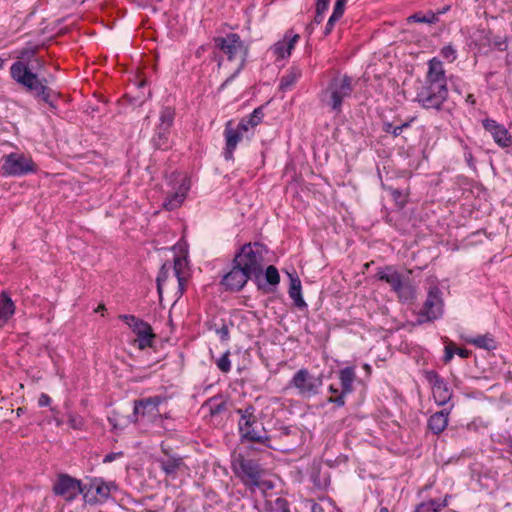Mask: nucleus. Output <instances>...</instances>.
Listing matches in <instances>:
<instances>
[{
  "instance_id": "nucleus-1",
  "label": "nucleus",
  "mask_w": 512,
  "mask_h": 512,
  "mask_svg": "<svg viewBox=\"0 0 512 512\" xmlns=\"http://www.w3.org/2000/svg\"><path fill=\"white\" fill-rule=\"evenodd\" d=\"M266 253L265 245L259 242L244 244L234 256L231 270L224 274L220 281L224 290L239 292L245 287L249 279H254L258 288L261 289L262 285L259 280L263 275Z\"/></svg>"
},
{
  "instance_id": "nucleus-2",
  "label": "nucleus",
  "mask_w": 512,
  "mask_h": 512,
  "mask_svg": "<svg viewBox=\"0 0 512 512\" xmlns=\"http://www.w3.org/2000/svg\"><path fill=\"white\" fill-rule=\"evenodd\" d=\"M37 49V47L22 49L19 52L18 60L10 67V76L38 101L46 103L55 110L59 93L48 86L49 80L46 77H39L36 72L32 71L33 67H29V63L35 58Z\"/></svg>"
},
{
  "instance_id": "nucleus-3",
  "label": "nucleus",
  "mask_w": 512,
  "mask_h": 512,
  "mask_svg": "<svg viewBox=\"0 0 512 512\" xmlns=\"http://www.w3.org/2000/svg\"><path fill=\"white\" fill-rule=\"evenodd\" d=\"M236 412L240 415L238 430L241 442H254L271 448L272 446L269 444L271 438L267 434L263 423L257 419L255 408L249 405L245 409H237Z\"/></svg>"
},
{
  "instance_id": "nucleus-4",
  "label": "nucleus",
  "mask_w": 512,
  "mask_h": 512,
  "mask_svg": "<svg viewBox=\"0 0 512 512\" xmlns=\"http://www.w3.org/2000/svg\"><path fill=\"white\" fill-rule=\"evenodd\" d=\"M353 92V79L347 74H336L332 77L327 87L321 92V102L333 112L342 111L343 101Z\"/></svg>"
},
{
  "instance_id": "nucleus-5",
  "label": "nucleus",
  "mask_w": 512,
  "mask_h": 512,
  "mask_svg": "<svg viewBox=\"0 0 512 512\" xmlns=\"http://www.w3.org/2000/svg\"><path fill=\"white\" fill-rule=\"evenodd\" d=\"M213 43L215 50L225 55L229 61L235 60L238 56L241 58V65L232 76L225 80L221 86L224 87L242 69L248 49L237 33H228L225 36L214 37Z\"/></svg>"
},
{
  "instance_id": "nucleus-6",
  "label": "nucleus",
  "mask_w": 512,
  "mask_h": 512,
  "mask_svg": "<svg viewBox=\"0 0 512 512\" xmlns=\"http://www.w3.org/2000/svg\"><path fill=\"white\" fill-rule=\"evenodd\" d=\"M448 95V86L424 82L423 85L417 89L414 101L423 109H434L436 111H440L442 110L444 103L447 101Z\"/></svg>"
},
{
  "instance_id": "nucleus-7",
  "label": "nucleus",
  "mask_w": 512,
  "mask_h": 512,
  "mask_svg": "<svg viewBox=\"0 0 512 512\" xmlns=\"http://www.w3.org/2000/svg\"><path fill=\"white\" fill-rule=\"evenodd\" d=\"M376 276L380 281L389 284L391 290L397 293L401 301H408L414 298V289L409 278L403 276L391 266L379 270Z\"/></svg>"
},
{
  "instance_id": "nucleus-8",
  "label": "nucleus",
  "mask_w": 512,
  "mask_h": 512,
  "mask_svg": "<svg viewBox=\"0 0 512 512\" xmlns=\"http://www.w3.org/2000/svg\"><path fill=\"white\" fill-rule=\"evenodd\" d=\"M322 385L323 376H314L306 368L298 370L289 382V387L296 389L297 394L302 398L316 396Z\"/></svg>"
},
{
  "instance_id": "nucleus-9",
  "label": "nucleus",
  "mask_w": 512,
  "mask_h": 512,
  "mask_svg": "<svg viewBox=\"0 0 512 512\" xmlns=\"http://www.w3.org/2000/svg\"><path fill=\"white\" fill-rule=\"evenodd\" d=\"M232 468L246 486L259 487L263 470L258 461L238 455L232 462Z\"/></svg>"
},
{
  "instance_id": "nucleus-10",
  "label": "nucleus",
  "mask_w": 512,
  "mask_h": 512,
  "mask_svg": "<svg viewBox=\"0 0 512 512\" xmlns=\"http://www.w3.org/2000/svg\"><path fill=\"white\" fill-rule=\"evenodd\" d=\"M444 301L442 291L436 285L430 286L426 300L419 312L418 322H430L439 319L443 315Z\"/></svg>"
},
{
  "instance_id": "nucleus-11",
  "label": "nucleus",
  "mask_w": 512,
  "mask_h": 512,
  "mask_svg": "<svg viewBox=\"0 0 512 512\" xmlns=\"http://www.w3.org/2000/svg\"><path fill=\"white\" fill-rule=\"evenodd\" d=\"M119 318L136 334L137 338L135 341L137 342L139 349L144 350L152 346L156 335L153 333V329L149 323L135 317L134 315H120Z\"/></svg>"
},
{
  "instance_id": "nucleus-12",
  "label": "nucleus",
  "mask_w": 512,
  "mask_h": 512,
  "mask_svg": "<svg viewBox=\"0 0 512 512\" xmlns=\"http://www.w3.org/2000/svg\"><path fill=\"white\" fill-rule=\"evenodd\" d=\"M112 483H106L101 478H91L82 484V495L85 503L94 505L103 503L110 497Z\"/></svg>"
},
{
  "instance_id": "nucleus-13",
  "label": "nucleus",
  "mask_w": 512,
  "mask_h": 512,
  "mask_svg": "<svg viewBox=\"0 0 512 512\" xmlns=\"http://www.w3.org/2000/svg\"><path fill=\"white\" fill-rule=\"evenodd\" d=\"M2 170L4 174L9 176H22L34 172L36 169L34 162L30 158L22 154L11 153L4 156Z\"/></svg>"
},
{
  "instance_id": "nucleus-14",
  "label": "nucleus",
  "mask_w": 512,
  "mask_h": 512,
  "mask_svg": "<svg viewBox=\"0 0 512 512\" xmlns=\"http://www.w3.org/2000/svg\"><path fill=\"white\" fill-rule=\"evenodd\" d=\"M82 482L68 474H60L53 485L55 495L62 496L66 501H73L82 494Z\"/></svg>"
},
{
  "instance_id": "nucleus-15",
  "label": "nucleus",
  "mask_w": 512,
  "mask_h": 512,
  "mask_svg": "<svg viewBox=\"0 0 512 512\" xmlns=\"http://www.w3.org/2000/svg\"><path fill=\"white\" fill-rule=\"evenodd\" d=\"M425 379L432 386L435 402L440 406L445 405L452 397L447 382L434 370L425 371Z\"/></svg>"
},
{
  "instance_id": "nucleus-16",
  "label": "nucleus",
  "mask_w": 512,
  "mask_h": 512,
  "mask_svg": "<svg viewBox=\"0 0 512 512\" xmlns=\"http://www.w3.org/2000/svg\"><path fill=\"white\" fill-rule=\"evenodd\" d=\"M356 379L355 369L353 367H345L339 372V380L341 385V393L336 397H329L328 402L334 403L338 407L345 405L346 395L352 393L353 382Z\"/></svg>"
},
{
  "instance_id": "nucleus-17",
  "label": "nucleus",
  "mask_w": 512,
  "mask_h": 512,
  "mask_svg": "<svg viewBox=\"0 0 512 512\" xmlns=\"http://www.w3.org/2000/svg\"><path fill=\"white\" fill-rule=\"evenodd\" d=\"M167 397L156 395L152 397L142 398L134 401V415H150L152 417L159 414V405L166 402Z\"/></svg>"
},
{
  "instance_id": "nucleus-18",
  "label": "nucleus",
  "mask_w": 512,
  "mask_h": 512,
  "mask_svg": "<svg viewBox=\"0 0 512 512\" xmlns=\"http://www.w3.org/2000/svg\"><path fill=\"white\" fill-rule=\"evenodd\" d=\"M482 125L500 147L508 148L512 145V136L503 125L493 119H484Z\"/></svg>"
},
{
  "instance_id": "nucleus-19",
  "label": "nucleus",
  "mask_w": 512,
  "mask_h": 512,
  "mask_svg": "<svg viewBox=\"0 0 512 512\" xmlns=\"http://www.w3.org/2000/svg\"><path fill=\"white\" fill-rule=\"evenodd\" d=\"M424 82L447 86V78L443 63L436 57L432 58L428 62V71Z\"/></svg>"
},
{
  "instance_id": "nucleus-20",
  "label": "nucleus",
  "mask_w": 512,
  "mask_h": 512,
  "mask_svg": "<svg viewBox=\"0 0 512 512\" xmlns=\"http://www.w3.org/2000/svg\"><path fill=\"white\" fill-rule=\"evenodd\" d=\"M224 136L226 140L225 149L223 152V156L225 160L230 161L233 160V152L243 137V134L240 133V130H235L232 127V122L228 121L225 125Z\"/></svg>"
},
{
  "instance_id": "nucleus-21",
  "label": "nucleus",
  "mask_w": 512,
  "mask_h": 512,
  "mask_svg": "<svg viewBox=\"0 0 512 512\" xmlns=\"http://www.w3.org/2000/svg\"><path fill=\"white\" fill-rule=\"evenodd\" d=\"M189 189L190 182L189 180L184 179L180 184L178 190L172 193L169 197H167V199L163 203V207L168 211H172L178 208L183 203Z\"/></svg>"
},
{
  "instance_id": "nucleus-22",
  "label": "nucleus",
  "mask_w": 512,
  "mask_h": 512,
  "mask_svg": "<svg viewBox=\"0 0 512 512\" xmlns=\"http://www.w3.org/2000/svg\"><path fill=\"white\" fill-rule=\"evenodd\" d=\"M166 458L159 459L160 467L167 476L176 477L178 471L184 466L183 458L180 456H171L163 449Z\"/></svg>"
},
{
  "instance_id": "nucleus-23",
  "label": "nucleus",
  "mask_w": 512,
  "mask_h": 512,
  "mask_svg": "<svg viewBox=\"0 0 512 512\" xmlns=\"http://www.w3.org/2000/svg\"><path fill=\"white\" fill-rule=\"evenodd\" d=\"M15 309V304L10 295L6 291H3L0 294V329L14 315Z\"/></svg>"
},
{
  "instance_id": "nucleus-24",
  "label": "nucleus",
  "mask_w": 512,
  "mask_h": 512,
  "mask_svg": "<svg viewBox=\"0 0 512 512\" xmlns=\"http://www.w3.org/2000/svg\"><path fill=\"white\" fill-rule=\"evenodd\" d=\"M299 38L300 36L298 34H294L291 37H289V35L286 34L285 39L283 41H278L277 43L274 44V46L272 47L273 53L281 59L285 58L286 56H289Z\"/></svg>"
},
{
  "instance_id": "nucleus-25",
  "label": "nucleus",
  "mask_w": 512,
  "mask_h": 512,
  "mask_svg": "<svg viewBox=\"0 0 512 512\" xmlns=\"http://www.w3.org/2000/svg\"><path fill=\"white\" fill-rule=\"evenodd\" d=\"M290 278L289 296L293 300L294 305L300 309L307 307L306 302L302 297L301 281L296 274H288Z\"/></svg>"
},
{
  "instance_id": "nucleus-26",
  "label": "nucleus",
  "mask_w": 512,
  "mask_h": 512,
  "mask_svg": "<svg viewBox=\"0 0 512 512\" xmlns=\"http://www.w3.org/2000/svg\"><path fill=\"white\" fill-rule=\"evenodd\" d=\"M448 412L445 410L432 414L428 419V428L434 434H440L448 425Z\"/></svg>"
},
{
  "instance_id": "nucleus-27",
  "label": "nucleus",
  "mask_w": 512,
  "mask_h": 512,
  "mask_svg": "<svg viewBox=\"0 0 512 512\" xmlns=\"http://www.w3.org/2000/svg\"><path fill=\"white\" fill-rule=\"evenodd\" d=\"M302 71L298 67H291L285 75L282 76L280 80L279 88L282 91L289 90L301 77Z\"/></svg>"
},
{
  "instance_id": "nucleus-28",
  "label": "nucleus",
  "mask_w": 512,
  "mask_h": 512,
  "mask_svg": "<svg viewBox=\"0 0 512 512\" xmlns=\"http://www.w3.org/2000/svg\"><path fill=\"white\" fill-rule=\"evenodd\" d=\"M468 343L476 346L477 348L485 349L488 351L494 350L497 348V343L492 335H478L473 338H469L466 340Z\"/></svg>"
},
{
  "instance_id": "nucleus-29",
  "label": "nucleus",
  "mask_w": 512,
  "mask_h": 512,
  "mask_svg": "<svg viewBox=\"0 0 512 512\" xmlns=\"http://www.w3.org/2000/svg\"><path fill=\"white\" fill-rule=\"evenodd\" d=\"M170 129L158 126L155 135L152 138L153 146L156 149L166 150L170 146Z\"/></svg>"
},
{
  "instance_id": "nucleus-30",
  "label": "nucleus",
  "mask_w": 512,
  "mask_h": 512,
  "mask_svg": "<svg viewBox=\"0 0 512 512\" xmlns=\"http://www.w3.org/2000/svg\"><path fill=\"white\" fill-rule=\"evenodd\" d=\"M185 265V260L180 257H175L173 272L177 278L179 294L182 295L185 290L186 278L182 275V268Z\"/></svg>"
},
{
  "instance_id": "nucleus-31",
  "label": "nucleus",
  "mask_w": 512,
  "mask_h": 512,
  "mask_svg": "<svg viewBox=\"0 0 512 512\" xmlns=\"http://www.w3.org/2000/svg\"><path fill=\"white\" fill-rule=\"evenodd\" d=\"M437 14L433 11H428L425 15H421L420 13H414L407 18V22H416V23H425V24H435L438 22Z\"/></svg>"
},
{
  "instance_id": "nucleus-32",
  "label": "nucleus",
  "mask_w": 512,
  "mask_h": 512,
  "mask_svg": "<svg viewBox=\"0 0 512 512\" xmlns=\"http://www.w3.org/2000/svg\"><path fill=\"white\" fill-rule=\"evenodd\" d=\"M171 268L172 267H171L170 264L164 263L161 266L160 271L158 273V276H157V279H156V283H157V291H158V294H159L160 298L162 297L163 284L167 280V278L169 277V273L171 271Z\"/></svg>"
},
{
  "instance_id": "nucleus-33",
  "label": "nucleus",
  "mask_w": 512,
  "mask_h": 512,
  "mask_svg": "<svg viewBox=\"0 0 512 512\" xmlns=\"http://www.w3.org/2000/svg\"><path fill=\"white\" fill-rule=\"evenodd\" d=\"M174 121V110L171 107H164L160 112V127L170 129Z\"/></svg>"
},
{
  "instance_id": "nucleus-34",
  "label": "nucleus",
  "mask_w": 512,
  "mask_h": 512,
  "mask_svg": "<svg viewBox=\"0 0 512 512\" xmlns=\"http://www.w3.org/2000/svg\"><path fill=\"white\" fill-rule=\"evenodd\" d=\"M425 505L424 512H440L443 508L448 505L447 499L439 500L432 499L428 502H421Z\"/></svg>"
},
{
  "instance_id": "nucleus-35",
  "label": "nucleus",
  "mask_w": 512,
  "mask_h": 512,
  "mask_svg": "<svg viewBox=\"0 0 512 512\" xmlns=\"http://www.w3.org/2000/svg\"><path fill=\"white\" fill-rule=\"evenodd\" d=\"M207 405L209 406V412L211 416L218 415L227 409V403L225 401H217L216 398H211Z\"/></svg>"
},
{
  "instance_id": "nucleus-36",
  "label": "nucleus",
  "mask_w": 512,
  "mask_h": 512,
  "mask_svg": "<svg viewBox=\"0 0 512 512\" xmlns=\"http://www.w3.org/2000/svg\"><path fill=\"white\" fill-rule=\"evenodd\" d=\"M265 280L268 284L276 286L280 282V275L277 268L273 265H269L265 270Z\"/></svg>"
},
{
  "instance_id": "nucleus-37",
  "label": "nucleus",
  "mask_w": 512,
  "mask_h": 512,
  "mask_svg": "<svg viewBox=\"0 0 512 512\" xmlns=\"http://www.w3.org/2000/svg\"><path fill=\"white\" fill-rule=\"evenodd\" d=\"M263 116L264 107L260 106L254 109V111L246 118V121L251 127H255L261 123Z\"/></svg>"
},
{
  "instance_id": "nucleus-38",
  "label": "nucleus",
  "mask_w": 512,
  "mask_h": 512,
  "mask_svg": "<svg viewBox=\"0 0 512 512\" xmlns=\"http://www.w3.org/2000/svg\"><path fill=\"white\" fill-rule=\"evenodd\" d=\"M270 512H290L289 503L285 498H277L270 506Z\"/></svg>"
},
{
  "instance_id": "nucleus-39",
  "label": "nucleus",
  "mask_w": 512,
  "mask_h": 512,
  "mask_svg": "<svg viewBox=\"0 0 512 512\" xmlns=\"http://www.w3.org/2000/svg\"><path fill=\"white\" fill-rule=\"evenodd\" d=\"M229 355L230 352L226 351L216 362L218 369L224 373H227L231 370Z\"/></svg>"
},
{
  "instance_id": "nucleus-40",
  "label": "nucleus",
  "mask_w": 512,
  "mask_h": 512,
  "mask_svg": "<svg viewBox=\"0 0 512 512\" xmlns=\"http://www.w3.org/2000/svg\"><path fill=\"white\" fill-rule=\"evenodd\" d=\"M489 44L499 51H505L508 47L507 38L501 36H493L491 39L487 38Z\"/></svg>"
},
{
  "instance_id": "nucleus-41",
  "label": "nucleus",
  "mask_w": 512,
  "mask_h": 512,
  "mask_svg": "<svg viewBox=\"0 0 512 512\" xmlns=\"http://www.w3.org/2000/svg\"><path fill=\"white\" fill-rule=\"evenodd\" d=\"M441 56L449 61L450 63L454 62L457 58V52L453 45L449 44L444 46L441 49Z\"/></svg>"
},
{
  "instance_id": "nucleus-42",
  "label": "nucleus",
  "mask_w": 512,
  "mask_h": 512,
  "mask_svg": "<svg viewBox=\"0 0 512 512\" xmlns=\"http://www.w3.org/2000/svg\"><path fill=\"white\" fill-rule=\"evenodd\" d=\"M346 2L347 0H336L331 16L340 19L344 14Z\"/></svg>"
},
{
  "instance_id": "nucleus-43",
  "label": "nucleus",
  "mask_w": 512,
  "mask_h": 512,
  "mask_svg": "<svg viewBox=\"0 0 512 512\" xmlns=\"http://www.w3.org/2000/svg\"><path fill=\"white\" fill-rule=\"evenodd\" d=\"M217 335H219L222 341H228L230 338L229 326L222 320V325L215 329Z\"/></svg>"
},
{
  "instance_id": "nucleus-44",
  "label": "nucleus",
  "mask_w": 512,
  "mask_h": 512,
  "mask_svg": "<svg viewBox=\"0 0 512 512\" xmlns=\"http://www.w3.org/2000/svg\"><path fill=\"white\" fill-rule=\"evenodd\" d=\"M383 131L392 134L393 137H398L401 135V127L394 126L390 122L383 123Z\"/></svg>"
},
{
  "instance_id": "nucleus-45",
  "label": "nucleus",
  "mask_w": 512,
  "mask_h": 512,
  "mask_svg": "<svg viewBox=\"0 0 512 512\" xmlns=\"http://www.w3.org/2000/svg\"><path fill=\"white\" fill-rule=\"evenodd\" d=\"M68 423L73 429H81L83 426V419L76 415H69Z\"/></svg>"
},
{
  "instance_id": "nucleus-46",
  "label": "nucleus",
  "mask_w": 512,
  "mask_h": 512,
  "mask_svg": "<svg viewBox=\"0 0 512 512\" xmlns=\"http://www.w3.org/2000/svg\"><path fill=\"white\" fill-rule=\"evenodd\" d=\"M454 354H455V350L452 347V344L446 345L445 346V354H444V357H443V361L445 363H449L452 360Z\"/></svg>"
},
{
  "instance_id": "nucleus-47",
  "label": "nucleus",
  "mask_w": 512,
  "mask_h": 512,
  "mask_svg": "<svg viewBox=\"0 0 512 512\" xmlns=\"http://www.w3.org/2000/svg\"><path fill=\"white\" fill-rule=\"evenodd\" d=\"M339 19L333 17V16H330L329 19H328V22L326 24V27H325V31H324V35L327 36L331 33L333 27H334V24L335 22H337Z\"/></svg>"
},
{
  "instance_id": "nucleus-48",
  "label": "nucleus",
  "mask_w": 512,
  "mask_h": 512,
  "mask_svg": "<svg viewBox=\"0 0 512 512\" xmlns=\"http://www.w3.org/2000/svg\"><path fill=\"white\" fill-rule=\"evenodd\" d=\"M50 403H51V398L49 397V395L42 393L38 399V405L40 407H46V406H49Z\"/></svg>"
},
{
  "instance_id": "nucleus-49",
  "label": "nucleus",
  "mask_w": 512,
  "mask_h": 512,
  "mask_svg": "<svg viewBox=\"0 0 512 512\" xmlns=\"http://www.w3.org/2000/svg\"><path fill=\"white\" fill-rule=\"evenodd\" d=\"M122 455H123L122 452L109 453L104 457L103 463H110V462L114 461L115 459H117L118 457H121Z\"/></svg>"
},
{
  "instance_id": "nucleus-50",
  "label": "nucleus",
  "mask_w": 512,
  "mask_h": 512,
  "mask_svg": "<svg viewBox=\"0 0 512 512\" xmlns=\"http://www.w3.org/2000/svg\"><path fill=\"white\" fill-rule=\"evenodd\" d=\"M249 127H251V126L249 125V123H247L246 118H243L238 123L237 128H234V129L235 130H240V133L242 134L243 132L248 131Z\"/></svg>"
},
{
  "instance_id": "nucleus-51",
  "label": "nucleus",
  "mask_w": 512,
  "mask_h": 512,
  "mask_svg": "<svg viewBox=\"0 0 512 512\" xmlns=\"http://www.w3.org/2000/svg\"><path fill=\"white\" fill-rule=\"evenodd\" d=\"M326 10L324 9H315V17L313 23L320 24L323 21V15Z\"/></svg>"
},
{
  "instance_id": "nucleus-52",
  "label": "nucleus",
  "mask_w": 512,
  "mask_h": 512,
  "mask_svg": "<svg viewBox=\"0 0 512 512\" xmlns=\"http://www.w3.org/2000/svg\"><path fill=\"white\" fill-rule=\"evenodd\" d=\"M455 354L460 356L461 358H468L471 354V352L464 348H454Z\"/></svg>"
},
{
  "instance_id": "nucleus-53",
  "label": "nucleus",
  "mask_w": 512,
  "mask_h": 512,
  "mask_svg": "<svg viewBox=\"0 0 512 512\" xmlns=\"http://www.w3.org/2000/svg\"><path fill=\"white\" fill-rule=\"evenodd\" d=\"M330 0H316V9L327 10Z\"/></svg>"
},
{
  "instance_id": "nucleus-54",
  "label": "nucleus",
  "mask_w": 512,
  "mask_h": 512,
  "mask_svg": "<svg viewBox=\"0 0 512 512\" xmlns=\"http://www.w3.org/2000/svg\"><path fill=\"white\" fill-rule=\"evenodd\" d=\"M33 62L36 64V68L42 69L45 66V61L41 58H34Z\"/></svg>"
},
{
  "instance_id": "nucleus-55",
  "label": "nucleus",
  "mask_w": 512,
  "mask_h": 512,
  "mask_svg": "<svg viewBox=\"0 0 512 512\" xmlns=\"http://www.w3.org/2000/svg\"><path fill=\"white\" fill-rule=\"evenodd\" d=\"M290 432H291V430L288 427H283L280 429L278 437L282 438L284 436H288L290 434Z\"/></svg>"
},
{
  "instance_id": "nucleus-56",
  "label": "nucleus",
  "mask_w": 512,
  "mask_h": 512,
  "mask_svg": "<svg viewBox=\"0 0 512 512\" xmlns=\"http://www.w3.org/2000/svg\"><path fill=\"white\" fill-rule=\"evenodd\" d=\"M414 119H415V118H411L409 121H405V122H403L401 125H398V127H401V132H402L404 129H406V128L410 127L411 122H412V121H414Z\"/></svg>"
},
{
  "instance_id": "nucleus-57",
  "label": "nucleus",
  "mask_w": 512,
  "mask_h": 512,
  "mask_svg": "<svg viewBox=\"0 0 512 512\" xmlns=\"http://www.w3.org/2000/svg\"><path fill=\"white\" fill-rule=\"evenodd\" d=\"M465 101L471 105H474L476 103V99L473 94H468Z\"/></svg>"
},
{
  "instance_id": "nucleus-58",
  "label": "nucleus",
  "mask_w": 512,
  "mask_h": 512,
  "mask_svg": "<svg viewBox=\"0 0 512 512\" xmlns=\"http://www.w3.org/2000/svg\"><path fill=\"white\" fill-rule=\"evenodd\" d=\"M311 512H322V508L319 504L313 503L311 505Z\"/></svg>"
},
{
  "instance_id": "nucleus-59",
  "label": "nucleus",
  "mask_w": 512,
  "mask_h": 512,
  "mask_svg": "<svg viewBox=\"0 0 512 512\" xmlns=\"http://www.w3.org/2000/svg\"><path fill=\"white\" fill-rule=\"evenodd\" d=\"M214 59L218 62V67H221L223 58L221 55H218L216 51L214 52Z\"/></svg>"
},
{
  "instance_id": "nucleus-60",
  "label": "nucleus",
  "mask_w": 512,
  "mask_h": 512,
  "mask_svg": "<svg viewBox=\"0 0 512 512\" xmlns=\"http://www.w3.org/2000/svg\"><path fill=\"white\" fill-rule=\"evenodd\" d=\"M449 9H450V6L447 5V6L443 7L442 9H440L437 12H434V13L437 14V17H438L439 15H442V14L446 13Z\"/></svg>"
},
{
  "instance_id": "nucleus-61",
  "label": "nucleus",
  "mask_w": 512,
  "mask_h": 512,
  "mask_svg": "<svg viewBox=\"0 0 512 512\" xmlns=\"http://www.w3.org/2000/svg\"><path fill=\"white\" fill-rule=\"evenodd\" d=\"M24 411H25L24 407L17 408V410H16L17 416L22 415L24 413Z\"/></svg>"
},
{
  "instance_id": "nucleus-62",
  "label": "nucleus",
  "mask_w": 512,
  "mask_h": 512,
  "mask_svg": "<svg viewBox=\"0 0 512 512\" xmlns=\"http://www.w3.org/2000/svg\"><path fill=\"white\" fill-rule=\"evenodd\" d=\"M329 391H330L331 393H337V392H338V389H337V388H335L333 385H330V386H329Z\"/></svg>"
},
{
  "instance_id": "nucleus-63",
  "label": "nucleus",
  "mask_w": 512,
  "mask_h": 512,
  "mask_svg": "<svg viewBox=\"0 0 512 512\" xmlns=\"http://www.w3.org/2000/svg\"><path fill=\"white\" fill-rule=\"evenodd\" d=\"M306 30L308 31V33H309V34H311V33H312V31H313V23L309 24V25L307 26Z\"/></svg>"
},
{
  "instance_id": "nucleus-64",
  "label": "nucleus",
  "mask_w": 512,
  "mask_h": 512,
  "mask_svg": "<svg viewBox=\"0 0 512 512\" xmlns=\"http://www.w3.org/2000/svg\"><path fill=\"white\" fill-rule=\"evenodd\" d=\"M400 195H401L400 191H398V190H394V191H393V196H394L395 198L399 197Z\"/></svg>"
}]
</instances>
